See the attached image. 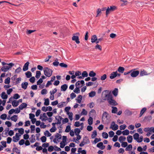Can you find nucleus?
<instances>
[{
	"mask_svg": "<svg viewBox=\"0 0 154 154\" xmlns=\"http://www.w3.org/2000/svg\"><path fill=\"white\" fill-rule=\"evenodd\" d=\"M101 139L100 138H95L94 141L93 142V144H96L98 142L100 141H101Z\"/></svg>",
	"mask_w": 154,
	"mask_h": 154,
	"instance_id": "58836bf2",
	"label": "nucleus"
},
{
	"mask_svg": "<svg viewBox=\"0 0 154 154\" xmlns=\"http://www.w3.org/2000/svg\"><path fill=\"white\" fill-rule=\"evenodd\" d=\"M7 117V115L6 114L4 113L1 115L0 118L2 120H5L6 118Z\"/></svg>",
	"mask_w": 154,
	"mask_h": 154,
	"instance_id": "ea45409f",
	"label": "nucleus"
},
{
	"mask_svg": "<svg viewBox=\"0 0 154 154\" xmlns=\"http://www.w3.org/2000/svg\"><path fill=\"white\" fill-rule=\"evenodd\" d=\"M28 85V83L27 82L22 83L21 84V87L24 89H26L27 88Z\"/></svg>",
	"mask_w": 154,
	"mask_h": 154,
	"instance_id": "ddd939ff",
	"label": "nucleus"
},
{
	"mask_svg": "<svg viewBox=\"0 0 154 154\" xmlns=\"http://www.w3.org/2000/svg\"><path fill=\"white\" fill-rule=\"evenodd\" d=\"M44 134L45 136H47L48 137H50L51 135V134L48 130L44 132Z\"/></svg>",
	"mask_w": 154,
	"mask_h": 154,
	"instance_id": "de8ad7c7",
	"label": "nucleus"
},
{
	"mask_svg": "<svg viewBox=\"0 0 154 154\" xmlns=\"http://www.w3.org/2000/svg\"><path fill=\"white\" fill-rule=\"evenodd\" d=\"M59 65L61 67L63 68H67L68 67L67 65L66 64L64 63H60Z\"/></svg>",
	"mask_w": 154,
	"mask_h": 154,
	"instance_id": "4c0bfd02",
	"label": "nucleus"
},
{
	"mask_svg": "<svg viewBox=\"0 0 154 154\" xmlns=\"http://www.w3.org/2000/svg\"><path fill=\"white\" fill-rule=\"evenodd\" d=\"M26 77L27 78H29L32 77V73L30 71H27L25 73Z\"/></svg>",
	"mask_w": 154,
	"mask_h": 154,
	"instance_id": "f704fd0d",
	"label": "nucleus"
},
{
	"mask_svg": "<svg viewBox=\"0 0 154 154\" xmlns=\"http://www.w3.org/2000/svg\"><path fill=\"white\" fill-rule=\"evenodd\" d=\"M5 124L8 127H11L12 125L11 123L9 121H6L5 123Z\"/></svg>",
	"mask_w": 154,
	"mask_h": 154,
	"instance_id": "603ef678",
	"label": "nucleus"
},
{
	"mask_svg": "<svg viewBox=\"0 0 154 154\" xmlns=\"http://www.w3.org/2000/svg\"><path fill=\"white\" fill-rule=\"evenodd\" d=\"M69 122V120L67 118H66L65 119H63L62 121V123L64 124L65 123L68 122Z\"/></svg>",
	"mask_w": 154,
	"mask_h": 154,
	"instance_id": "774afa93",
	"label": "nucleus"
},
{
	"mask_svg": "<svg viewBox=\"0 0 154 154\" xmlns=\"http://www.w3.org/2000/svg\"><path fill=\"white\" fill-rule=\"evenodd\" d=\"M49 146V143H46L42 144V146L44 148H46L48 147Z\"/></svg>",
	"mask_w": 154,
	"mask_h": 154,
	"instance_id": "13d9d810",
	"label": "nucleus"
},
{
	"mask_svg": "<svg viewBox=\"0 0 154 154\" xmlns=\"http://www.w3.org/2000/svg\"><path fill=\"white\" fill-rule=\"evenodd\" d=\"M20 97V96L18 94H14L13 98L15 99H17L19 98Z\"/></svg>",
	"mask_w": 154,
	"mask_h": 154,
	"instance_id": "09e8293b",
	"label": "nucleus"
},
{
	"mask_svg": "<svg viewBox=\"0 0 154 154\" xmlns=\"http://www.w3.org/2000/svg\"><path fill=\"white\" fill-rule=\"evenodd\" d=\"M112 112L113 113H116L118 110L117 108L116 107L112 106Z\"/></svg>",
	"mask_w": 154,
	"mask_h": 154,
	"instance_id": "cd10ccee",
	"label": "nucleus"
},
{
	"mask_svg": "<svg viewBox=\"0 0 154 154\" xmlns=\"http://www.w3.org/2000/svg\"><path fill=\"white\" fill-rule=\"evenodd\" d=\"M11 79L9 77H8L5 80L4 83L5 84H9L10 82Z\"/></svg>",
	"mask_w": 154,
	"mask_h": 154,
	"instance_id": "37998d69",
	"label": "nucleus"
},
{
	"mask_svg": "<svg viewBox=\"0 0 154 154\" xmlns=\"http://www.w3.org/2000/svg\"><path fill=\"white\" fill-rule=\"evenodd\" d=\"M55 137L58 139L57 140L58 141V139L60 140L61 139L62 136L61 134L57 133L55 136Z\"/></svg>",
	"mask_w": 154,
	"mask_h": 154,
	"instance_id": "79ce46f5",
	"label": "nucleus"
},
{
	"mask_svg": "<svg viewBox=\"0 0 154 154\" xmlns=\"http://www.w3.org/2000/svg\"><path fill=\"white\" fill-rule=\"evenodd\" d=\"M21 71V69L20 67L17 68L15 71V73H19Z\"/></svg>",
	"mask_w": 154,
	"mask_h": 154,
	"instance_id": "bf43d9fd",
	"label": "nucleus"
},
{
	"mask_svg": "<svg viewBox=\"0 0 154 154\" xmlns=\"http://www.w3.org/2000/svg\"><path fill=\"white\" fill-rule=\"evenodd\" d=\"M18 116L17 115H14L11 118V119L14 122H16Z\"/></svg>",
	"mask_w": 154,
	"mask_h": 154,
	"instance_id": "4be33fe9",
	"label": "nucleus"
},
{
	"mask_svg": "<svg viewBox=\"0 0 154 154\" xmlns=\"http://www.w3.org/2000/svg\"><path fill=\"white\" fill-rule=\"evenodd\" d=\"M40 139L42 143H45L47 140L46 137L45 136H42L40 138Z\"/></svg>",
	"mask_w": 154,
	"mask_h": 154,
	"instance_id": "49530a36",
	"label": "nucleus"
},
{
	"mask_svg": "<svg viewBox=\"0 0 154 154\" xmlns=\"http://www.w3.org/2000/svg\"><path fill=\"white\" fill-rule=\"evenodd\" d=\"M60 147L61 148H63L65 145L66 144V143L63 142H61L60 143Z\"/></svg>",
	"mask_w": 154,
	"mask_h": 154,
	"instance_id": "5fc2aeb1",
	"label": "nucleus"
},
{
	"mask_svg": "<svg viewBox=\"0 0 154 154\" xmlns=\"http://www.w3.org/2000/svg\"><path fill=\"white\" fill-rule=\"evenodd\" d=\"M110 128L112 129L113 131H116L118 129V126L115 124L114 121L112 122Z\"/></svg>",
	"mask_w": 154,
	"mask_h": 154,
	"instance_id": "0eeeda50",
	"label": "nucleus"
},
{
	"mask_svg": "<svg viewBox=\"0 0 154 154\" xmlns=\"http://www.w3.org/2000/svg\"><path fill=\"white\" fill-rule=\"evenodd\" d=\"M29 136L28 134H25L23 135V139L24 140H28L29 138Z\"/></svg>",
	"mask_w": 154,
	"mask_h": 154,
	"instance_id": "680f3d73",
	"label": "nucleus"
},
{
	"mask_svg": "<svg viewBox=\"0 0 154 154\" xmlns=\"http://www.w3.org/2000/svg\"><path fill=\"white\" fill-rule=\"evenodd\" d=\"M71 131V127L70 125H68L66 126L65 132H69Z\"/></svg>",
	"mask_w": 154,
	"mask_h": 154,
	"instance_id": "c03bdc74",
	"label": "nucleus"
},
{
	"mask_svg": "<svg viewBox=\"0 0 154 154\" xmlns=\"http://www.w3.org/2000/svg\"><path fill=\"white\" fill-rule=\"evenodd\" d=\"M68 88V85L65 84L62 85L61 87V90L62 91H66Z\"/></svg>",
	"mask_w": 154,
	"mask_h": 154,
	"instance_id": "dca6fc26",
	"label": "nucleus"
},
{
	"mask_svg": "<svg viewBox=\"0 0 154 154\" xmlns=\"http://www.w3.org/2000/svg\"><path fill=\"white\" fill-rule=\"evenodd\" d=\"M88 124L89 125H92L93 122V119L92 117L91 116H89V117L88 120Z\"/></svg>",
	"mask_w": 154,
	"mask_h": 154,
	"instance_id": "aec40b11",
	"label": "nucleus"
},
{
	"mask_svg": "<svg viewBox=\"0 0 154 154\" xmlns=\"http://www.w3.org/2000/svg\"><path fill=\"white\" fill-rule=\"evenodd\" d=\"M82 76L83 78L85 77H87L88 75V73L87 72V71H83L82 72Z\"/></svg>",
	"mask_w": 154,
	"mask_h": 154,
	"instance_id": "a19ab883",
	"label": "nucleus"
},
{
	"mask_svg": "<svg viewBox=\"0 0 154 154\" xmlns=\"http://www.w3.org/2000/svg\"><path fill=\"white\" fill-rule=\"evenodd\" d=\"M121 143V146L123 147H125L128 146V144L127 142H124Z\"/></svg>",
	"mask_w": 154,
	"mask_h": 154,
	"instance_id": "4d7b16f0",
	"label": "nucleus"
},
{
	"mask_svg": "<svg viewBox=\"0 0 154 154\" xmlns=\"http://www.w3.org/2000/svg\"><path fill=\"white\" fill-rule=\"evenodd\" d=\"M91 42L92 43H93L96 42L97 40V37L96 35H93L91 36Z\"/></svg>",
	"mask_w": 154,
	"mask_h": 154,
	"instance_id": "f8f14e48",
	"label": "nucleus"
},
{
	"mask_svg": "<svg viewBox=\"0 0 154 154\" xmlns=\"http://www.w3.org/2000/svg\"><path fill=\"white\" fill-rule=\"evenodd\" d=\"M74 132L75 133V135H79V134L81 132L80 129L78 128H76L74 130Z\"/></svg>",
	"mask_w": 154,
	"mask_h": 154,
	"instance_id": "c85d7f7f",
	"label": "nucleus"
},
{
	"mask_svg": "<svg viewBox=\"0 0 154 154\" xmlns=\"http://www.w3.org/2000/svg\"><path fill=\"white\" fill-rule=\"evenodd\" d=\"M1 97L2 99L5 100L8 98V96L5 92H3L1 94Z\"/></svg>",
	"mask_w": 154,
	"mask_h": 154,
	"instance_id": "a211bd4d",
	"label": "nucleus"
},
{
	"mask_svg": "<svg viewBox=\"0 0 154 154\" xmlns=\"http://www.w3.org/2000/svg\"><path fill=\"white\" fill-rule=\"evenodd\" d=\"M110 10H111L112 11H113L116 9V7L115 6H110Z\"/></svg>",
	"mask_w": 154,
	"mask_h": 154,
	"instance_id": "338daca9",
	"label": "nucleus"
},
{
	"mask_svg": "<svg viewBox=\"0 0 154 154\" xmlns=\"http://www.w3.org/2000/svg\"><path fill=\"white\" fill-rule=\"evenodd\" d=\"M44 72L45 75L50 77L52 74L53 71L52 69L48 67H45L44 69Z\"/></svg>",
	"mask_w": 154,
	"mask_h": 154,
	"instance_id": "f03ea898",
	"label": "nucleus"
},
{
	"mask_svg": "<svg viewBox=\"0 0 154 154\" xmlns=\"http://www.w3.org/2000/svg\"><path fill=\"white\" fill-rule=\"evenodd\" d=\"M41 75V73L40 71H37L36 72V74L35 77L37 79H38Z\"/></svg>",
	"mask_w": 154,
	"mask_h": 154,
	"instance_id": "e433bc0d",
	"label": "nucleus"
},
{
	"mask_svg": "<svg viewBox=\"0 0 154 154\" xmlns=\"http://www.w3.org/2000/svg\"><path fill=\"white\" fill-rule=\"evenodd\" d=\"M109 136L110 137H112L113 136H114V132L112 131H110L109 132Z\"/></svg>",
	"mask_w": 154,
	"mask_h": 154,
	"instance_id": "e2e57ef3",
	"label": "nucleus"
},
{
	"mask_svg": "<svg viewBox=\"0 0 154 154\" xmlns=\"http://www.w3.org/2000/svg\"><path fill=\"white\" fill-rule=\"evenodd\" d=\"M105 97H103V99L105 100H107L108 103L110 105L115 106L118 104L116 101L113 99V96L110 93L105 94Z\"/></svg>",
	"mask_w": 154,
	"mask_h": 154,
	"instance_id": "f257e3e1",
	"label": "nucleus"
},
{
	"mask_svg": "<svg viewBox=\"0 0 154 154\" xmlns=\"http://www.w3.org/2000/svg\"><path fill=\"white\" fill-rule=\"evenodd\" d=\"M140 76H142L145 75H148L150 73H148L144 69H141L140 72L139 73Z\"/></svg>",
	"mask_w": 154,
	"mask_h": 154,
	"instance_id": "6e6552de",
	"label": "nucleus"
},
{
	"mask_svg": "<svg viewBox=\"0 0 154 154\" xmlns=\"http://www.w3.org/2000/svg\"><path fill=\"white\" fill-rule=\"evenodd\" d=\"M139 136L140 135L138 133H136L133 135L134 139L139 143L142 142L143 139L142 136H140V137Z\"/></svg>",
	"mask_w": 154,
	"mask_h": 154,
	"instance_id": "20e7f679",
	"label": "nucleus"
},
{
	"mask_svg": "<svg viewBox=\"0 0 154 154\" xmlns=\"http://www.w3.org/2000/svg\"><path fill=\"white\" fill-rule=\"evenodd\" d=\"M125 70V69L124 67L122 66H119V67L117 71L119 72L122 73L124 72Z\"/></svg>",
	"mask_w": 154,
	"mask_h": 154,
	"instance_id": "2eb2a0df",
	"label": "nucleus"
},
{
	"mask_svg": "<svg viewBox=\"0 0 154 154\" xmlns=\"http://www.w3.org/2000/svg\"><path fill=\"white\" fill-rule=\"evenodd\" d=\"M81 87L79 86V87H76L75 89L73 90L74 92L76 94L79 93L80 92V88Z\"/></svg>",
	"mask_w": 154,
	"mask_h": 154,
	"instance_id": "a878e982",
	"label": "nucleus"
},
{
	"mask_svg": "<svg viewBox=\"0 0 154 154\" xmlns=\"http://www.w3.org/2000/svg\"><path fill=\"white\" fill-rule=\"evenodd\" d=\"M152 119V116H146L144 117V119L148 121H150Z\"/></svg>",
	"mask_w": 154,
	"mask_h": 154,
	"instance_id": "69168bd1",
	"label": "nucleus"
},
{
	"mask_svg": "<svg viewBox=\"0 0 154 154\" xmlns=\"http://www.w3.org/2000/svg\"><path fill=\"white\" fill-rule=\"evenodd\" d=\"M89 143L90 140L88 137L86 136L83 138V140L81 142L79 146L80 147H82L84 146L85 144Z\"/></svg>",
	"mask_w": 154,
	"mask_h": 154,
	"instance_id": "39448f33",
	"label": "nucleus"
},
{
	"mask_svg": "<svg viewBox=\"0 0 154 154\" xmlns=\"http://www.w3.org/2000/svg\"><path fill=\"white\" fill-rule=\"evenodd\" d=\"M27 105L26 103H22L19 107V108L20 109L22 110L23 109L26 108Z\"/></svg>",
	"mask_w": 154,
	"mask_h": 154,
	"instance_id": "9b49d317",
	"label": "nucleus"
},
{
	"mask_svg": "<svg viewBox=\"0 0 154 154\" xmlns=\"http://www.w3.org/2000/svg\"><path fill=\"white\" fill-rule=\"evenodd\" d=\"M118 93V89L117 88H115L114 90L112 91V94L115 97H116Z\"/></svg>",
	"mask_w": 154,
	"mask_h": 154,
	"instance_id": "4468645a",
	"label": "nucleus"
},
{
	"mask_svg": "<svg viewBox=\"0 0 154 154\" xmlns=\"http://www.w3.org/2000/svg\"><path fill=\"white\" fill-rule=\"evenodd\" d=\"M66 103L65 102H62L58 104L57 106L59 108H62L63 106V103Z\"/></svg>",
	"mask_w": 154,
	"mask_h": 154,
	"instance_id": "a18cd8bd",
	"label": "nucleus"
},
{
	"mask_svg": "<svg viewBox=\"0 0 154 154\" xmlns=\"http://www.w3.org/2000/svg\"><path fill=\"white\" fill-rule=\"evenodd\" d=\"M112 12L111 10H110V8L109 7H108L106 9V16H107V15L110 13V12Z\"/></svg>",
	"mask_w": 154,
	"mask_h": 154,
	"instance_id": "052dcab7",
	"label": "nucleus"
},
{
	"mask_svg": "<svg viewBox=\"0 0 154 154\" xmlns=\"http://www.w3.org/2000/svg\"><path fill=\"white\" fill-rule=\"evenodd\" d=\"M19 133L20 134V135H22L24 133V130L23 128H19L18 130Z\"/></svg>",
	"mask_w": 154,
	"mask_h": 154,
	"instance_id": "3c124183",
	"label": "nucleus"
},
{
	"mask_svg": "<svg viewBox=\"0 0 154 154\" xmlns=\"http://www.w3.org/2000/svg\"><path fill=\"white\" fill-rule=\"evenodd\" d=\"M132 148V146L131 144L128 145L127 147L125 148V150L126 151L131 150Z\"/></svg>",
	"mask_w": 154,
	"mask_h": 154,
	"instance_id": "c9c22d12",
	"label": "nucleus"
},
{
	"mask_svg": "<svg viewBox=\"0 0 154 154\" xmlns=\"http://www.w3.org/2000/svg\"><path fill=\"white\" fill-rule=\"evenodd\" d=\"M29 63V62H27L24 64L23 69V71H25L28 70Z\"/></svg>",
	"mask_w": 154,
	"mask_h": 154,
	"instance_id": "9d476101",
	"label": "nucleus"
},
{
	"mask_svg": "<svg viewBox=\"0 0 154 154\" xmlns=\"http://www.w3.org/2000/svg\"><path fill=\"white\" fill-rule=\"evenodd\" d=\"M71 107L70 106H67L65 108L64 110L66 112L67 115H69V113H70L71 112H69V111L70 110Z\"/></svg>",
	"mask_w": 154,
	"mask_h": 154,
	"instance_id": "c756f323",
	"label": "nucleus"
},
{
	"mask_svg": "<svg viewBox=\"0 0 154 154\" xmlns=\"http://www.w3.org/2000/svg\"><path fill=\"white\" fill-rule=\"evenodd\" d=\"M97 132L96 130H95L92 133V134H91V137L92 138H94L97 136Z\"/></svg>",
	"mask_w": 154,
	"mask_h": 154,
	"instance_id": "473e14b6",
	"label": "nucleus"
},
{
	"mask_svg": "<svg viewBox=\"0 0 154 154\" xmlns=\"http://www.w3.org/2000/svg\"><path fill=\"white\" fill-rule=\"evenodd\" d=\"M54 149V147L52 146H48V150L50 152H51Z\"/></svg>",
	"mask_w": 154,
	"mask_h": 154,
	"instance_id": "864d4df0",
	"label": "nucleus"
},
{
	"mask_svg": "<svg viewBox=\"0 0 154 154\" xmlns=\"http://www.w3.org/2000/svg\"><path fill=\"white\" fill-rule=\"evenodd\" d=\"M82 96L81 95H79L78 96V99H76L75 100H76V101L77 103H80L81 102V100H82Z\"/></svg>",
	"mask_w": 154,
	"mask_h": 154,
	"instance_id": "f3484780",
	"label": "nucleus"
},
{
	"mask_svg": "<svg viewBox=\"0 0 154 154\" xmlns=\"http://www.w3.org/2000/svg\"><path fill=\"white\" fill-rule=\"evenodd\" d=\"M95 48L96 49H98L100 51H101L102 50V47L101 46L97 44L96 46H95Z\"/></svg>",
	"mask_w": 154,
	"mask_h": 154,
	"instance_id": "0e129e2a",
	"label": "nucleus"
},
{
	"mask_svg": "<svg viewBox=\"0 0 154 154\" xmlns=\"http://www.w3.org/2000/svg\"><path fill=\"white\" fill-rule=\"evenodd\" d=\"M12 104L14 107H16L19 105V103L17 102V100H14L12 101Z\"/></svg>",
	"mask_w": 154,
	"mask_h": 154,
	"instance_id": "7c9ffc66",
	"label": "nucleus"
},
{
	"mask_svg": "<svg viewBox=\"0 0 154 154\" xmlns=\"http://www.w3.org/2000/svg\"><path fill=\"white\" fill-rule=\"evenodd\" d=\"M103 137L105 139H107L108 137V134L106 132H103L102 133Z\"/></svg>",
	"mask_w": 154,
	"mask_h": 154,
	"instance_id": "72a5a7b5",
	"label": "nucleus"
},
{
	"mask_svg": "<svg viewBox=\"0 0 154 154\" xmlns=\"http://www.w3.org/2000/svg\"><path fill=\"white\" fill-rule=\"evenodd\" d=\"M25 140L24 139H21L19 142V144L20 145H22L25 144Z\"/></svg>",
	"mask_w": 154,
	"mask_h": 154,
	"instance_id": "6e6d98bb",
	"label": "nucleus"
},
{
	"mask_svg": "<svg viewBox=\"0 0 154 154\" xmlns=\"http://www.w3.org/2000/svg\"><path fill=\"white\" fill-rule=\"evenodd\" d=\"M137 69H133L131 70V72L130 75L133 77H136L140 73V71L136 70Z\"/></svg>",
	"mask_w": 154,
	"mask_h": 154,
	"instance_id": "423d86ee",
	"label": "nucleus"
},
{
	"mask_svg": "<svg viewBox=\"0 0 154 154\" xmlns=\"http://www.w3.org/2000/svg\"><path fill=\"white\" fill-rule=\"evenodd\" d=\"M96 92L94 91H91L89 94V96L90 97H93L95 95Z\"/></svg>",
	"mask_w": 154,
	"mask_h": 154,
	"instance_id": "2f4dec72",
	"label": "nucleus"
},
{
	"mask_svg": "<svg viewBox=\"0 0 154 154\" xmlns=\"http://www.w3.org/2000/svg\"><path fill=\"white\" fill-rule=\"evenodd\" d=\"M72 40L73 41H75L77 44H79L80 43V41H79L78 36L74 35H73L72 37Z\"/></svg>",
	"mask_w": 154,
	"mask_h": 154,
	"instance_id": "1a4fd4ad",
	"label": "nucleus"
},
{
	"mask_svg": "<svg viewBox=\"0 0 154 154\" xmlns=\"http://www.w3.org/2000/svg\"><path fill=\"white\" fill-rule=\"evenodd\" d=\"M45 102L44 103V105L45 106H48L49 104V101L48 98L44 99Z\"/></svg>",
	"mask_w": 154,
	"mask_h": 154,
	"instance_id": "393cba45",
	"label": "nucleus"
},
{
	"mask_svg": "<svg viewBox=\"0 0 154 154\" xmlns=\"http://www.w3.org/2000/svg\"><path fill=\"white\" fill-rule=\"evenodd\" d=\"M96 73L93 71H91L90 72L89 75L90 77H94L96 75Z\"/></svg>",
	"mask_w": 154,
	"mask_h": 154,
	"instance_id": "b1692460",
	"label": "nucleus"
},
{
	"mask_svg": "<svg viewBox=\"0 0 154 154\" xmlns=\"http://www.w3.org/2000/svg\"><path fill=\"white\" fill-rule=\"evenodd\" d=\"M122 134L123 135H127L129 134V131L128 129H126L122 131Z\"/></svg>",
	"mask_w": 154,
	"mask_h": 154,
	"instance_id": "bb28decb",
	"label": "nucleus"
},
{
	"mask_svg": "<svg viewBox=\"0 0 154 154\" xmlns=\"http://www.w3.org/2000/svg\"><path fill=\"white\" fill-rule=\"evenodd\" d=\"M127 141L128 143H130L132 142L133 140V137L131 135H128L127 137Z\"/></svg>",
	"mask_w": 154,
	"mask_h": 154,
	"instance_id": "412c9836",
	"label": "nucleus"
},
{
	"mask_svg": "<svg viewBox=\"0 0 154 154\" xmlns=\"http://www.w3.org/2000/svg\"><path fill=\"white\" fill-rule=\"evenodd\" d=\"M126 139V137L124 136H121L119 137V141L121 143H123V141H125Z\"/></svg>",
	"mask_w": 154,
	"mask_h": 154,
	"instance_id": "5701e85b",
	"label": "nucleus"
},
{
	"mask_svg": "<svg viewBox=\"0 0 154 154\" xmlns=\"http://www.w3.org/2000/svg\"><path fill=\"white\" fill-rule=\"evenodd\" d=\"M8 66H2L1 69V70L4 72H6L8 71L10 69L12 68L14 65V64L12 63H11L8 65Z\"/></svg>",
	"mask_w": 154,
	"mask_h": 154,
	"instance_id": "7ed1b4c3",
	"label": "nucleus"
},
{
	"mask_svg": "<svg viewBox=\"0 0 154 154\" xmlns=\"http://www.w3.org/2000/svg\"><path fill=\"white\" fill-rule=\"evenodd\" d=\"M116 72H112L110 75L109 78L111 79H112L116 78Z\"/></svg>",
	"mask_w": 154,
	"mask_h": 154,
	"instance_id": "6ab92c4d",
	"label": "nucleus"
},
{
	"mask_svg": "<svg viewBox=\"0 0 154 154\" xmlns=\"http://www.w3.org/2000/svg\"><path fill=\"white\" fill-rule=\"evenodd\" d=\"M56 60H58L57 59H56L55 61L53 63V64L54 66H58L59 64V63L57 61H56Z\"/></svg>",
	"mask_w": 154,
	"mask_h": 154,
	"instance_id": "8fccbe9b",
	"label": "nucleus"
}]
</instances>
